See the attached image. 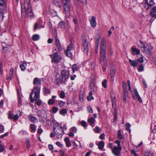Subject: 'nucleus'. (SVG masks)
<instances>
[{"mask_svg": "<svg viewBox=\"0 0 156 156\" xmlns=\"http://www.w3.org/2000/svg\"><path fill=\"white\" fill-rule=\"evenodd\" d=\"M55 102V100L53 99H50L48 101V104L49 105H52Z\"/></svg>", "mask_w": 156, "mask_h": 156, "instance_id": "45", "label": "nucleus"}, {"mask_svg": "<svg viewBox=\"0 0 156 156\" xmlns=\"http://www.w3.org/2000/svg\"><path fill=\"white\" fill-rule=\"evenodd\" d=\"M51 58V62L56 63L58 62L62 59L61 57L59 55L57 52H55L52 55H50Z\"/></svg>", "mask_w": 156, "mask_h": 156, "instance_id": "9", "label": "nucleus"}, {"mask_svg": "<svg viewBox=\"0 0 156 156\" xmlns=\"http://www.w3.org/2000/svg\"><path fill=\"white\" fill-rule=\"evenodd\" d=\"M73 45L72 44H70L67 47V50L69 51L72 50L73 48Z\"/></svg>", "mask_w": 156, "mask_h": 156, "instance_id": "54", "label": "nucleus"}, {"mask_svg": "<svg viewBox=\"0 0 156 156\" xmlns=\"http://www.w3.org/2000/svg\"><path fill=\"white\" fill-rule=\"evenodd\" d=\"M135 94L137 98L138 99L140 102H142V99L139 95L138 91L136 89L135 90Z\"/></svg>", "mask_w": 156, "mask_h": 156, "instance_id": "28", "label": "nucleus"}, {"mask_svg": "<svg viewBox=\"0 0 156 156\" xmlns=\"http://www.w3.org/2000/svg\"><path fill=\"white\" fill-rule=\"evenodd\" d=\"M62 3L64 9L63 12L65 14L66 19H69L70 16V8L71 3L70 0H62Z\"/></svg>", "mask_w": 156, "mask_h": 156, "instance_id": "3", "label": "nucleus"}, {"mask_svg": "<svg viewBox=\"0 0 156 156\" xmlns=\"http://www.w3.org/2000/svg\"><path fill=\"white\" fill-rule=\"evenodd\" d=\"M79 69V66H78L76 64H74L72 67L73 73H74L75 71H77Z\"/></svg>", "mask_w": 156, "mask_h": 156, "instance_id": "29", "label": "nucleus"}, {"mask_svg": "<svg viewBox=\"0 0 156 156\" xmlns=\"http://www.w3.org/2000/svg\"><path fill=\"white\" fill-rule=\"evenodd\" d=\"M71 131L73 133H76L77 131V129L76 127H73L71 129Z\"/></svg>", "mask_w": 156, "mask_h": 156, "instance_id": "60", "label": "nucleus"}, {"mask_svg": "<svg viewBox=\"0 0 156 156\" xmlns=\"http://www.w3.org/2000/svg\"><path fill=\"white\" fill-rule=\"evenodd\" d=\"M33 102L35 101V104L38 106H40L42 103V101L39 98H33Z\"/></svg>", "mask_w": 156, "mask_h": 156, "instance_id": "21", "label": "nucleus"}, {"mask_svg": "<svg viewBox=\"0 0 156 156\" xmlns=\"http://www.w3.org/2000/svg\"><path fill=\"white\" fill-rule=\"evenodd\" d=\"M126 129L129 132L130 131V129L129 128L130 127V125L129 123H127L126 124Z\"/></svg>", "mask_w": 156, "mask_h": 156, "instance_id": "49", "label": "nucleus"}, {"mask_svg": "<svg viewBox=\"0 0 156 156\" xmlns=\"http://www.w3.org/2000/svg\"><path fill=\"white\" fill-rule=\"evenodd\" d=\"M122 86L123 88V90H125L126 89V90H127L126 84L124 81L122 82Z\"/></svg>", "mask_w": 156, "mask_h": 156, "instance_id": "55", "label": "nucleus"}, {"mask_svg": "<svg viewBox=\"0 0 156 156\" xmlns=\"http://www.w3.org/2000/svg\"><path fill=\"white\" fill-rule=\"evenodd\" d=\"M21 15L22 19L25 18L27 14L30 19H33V15L32 12V8L30 3L24 2L21 6Z\"/></svg>", "mask_w": 156, "mask_h": 156, "instance_id": "2", "label": "nucleus"}, {"mask_svg": "<svg viewBox=\"0 0 156 156\" xmlns=\"http://www.w3.org/2000/svg\"><path fill=\"white\" fill-rule=\"evenodd\" d=\"M54 133L55 134L57 135L58 136V138H61L64 133L63 132V131L61 129L57 130V132H54Z\"/></svg>", "mask_w": 156, "mask_h": 156, "instance_id": "19", "label": "nucleus"}, {"mask_svg": "<svg viewBox=\"0 0 156 156\" xmlns=\"http://www.w3.org/2000/svg\"><path fill=\"white\" fill-rule=\"evenodd\" d=\"M62 80L64 83L69 77V71L63 70L61 72Z\"/></svg>", "mask_w": 156, "mask_h": 156, "instance_id": "8", "label": "nucleus"}, {"mask_svg": "<svg viewBox=\"0 0 156 156\" xmlns=\"http://www.w3.org/2000/svg\"><path fill=\"white\" fill-rule=\"evenodd\" d=\"M95 121V119L93 117H91L88 119V122L90 126L94 127V126Z\"/></svg>", "mask_w": 156, "mask_h": 156, "instance_id": "23", "label": "nucleus"}, {"mask_svg": "<svg viewBox=\"0 0 156 156\" xmlns=\"http://www.w3.org/2000/svg\"><path fill=\"white\" fill-rule=\"evenodd\" d=\"M143 50H142L143 52H144L149 55H151V50L153 49V47H152L150 44H145L144 45L143 47Z\"/></svg>", "mask_w": 156, "mask_h": 156, "instance_id": "7", "label": "nucleus"}, {"mask_svg": "<svg viewBox=\"0 0 156 156\" xmlns=\"http://www.w3.org/2000/svg\"><path fill=\"white\" fill-rule=\"evenodd\" d=\"M30 126L31 129L32 131H33L34 132H35L36 130V127L35 125L33 124H30Z\"/></svg>", "mask_w": 156, "mask_h": 156, "instance_id": "43", "label": "nucleus"}, {"mask_svg": "<svg viewBox=\"0 0 156 156\" xmlns=\"http://www.w3.org/2000/svg\"><path fill=\"white\" fill-rule=\"evenodd\" d=\"M100 48V62H103V64L102 68L104 71H105L107 67V63L105 56L106 52L105 41L104 38H101Z\"/></svg>", "mask_w": 156, "mask_h": 156, "instance_id": "1", "label": "nucleus"}, {"mask_svg": "<svg viewBox=\"0 0 156 156\" xmlns=\"http://www.w3.org/2000/svg\"><path fill=\"white\" fill-rule=\"evenodd\" d=\"M67 110L65 108H63L59 110L60 114L64 116H65V115L67 113Z\"/></svg>", "mask_w": 156, "mask_h": 156, "instance_id": "32", "label": "nucleus"}, {"mask_svg": "<svg viewBox=\"0 0 156 156\" xmlns=\"http://www.w3.org/2000/svg\"><path fill=\"white\" fill-rule=\"evenodd\" d=\"M131 50L133 52L132 54L133 55H137V57L138 59L137 61L141 63L143 62V56L142 54H140V50L138 49L135 46H133L131 47Z\"/></svg>", "mask_w": 156, "mask_h": 156, "instance_id": "6", "label": "nucleus"}, {"mask_svg": "<svg viewBox=\"0 0 156 156\" xmlns=\"http://www.w3.org/2000/svg\"><path fill=\"white\" fill-rule=\"evenodd\" d=\"M19 134L20 135H23L28 134L27 132L24 130H21L19 132Z\"/></svg>", "mask_w": 156, "mask_h": 156, "instance_id": "50", "label": "nucleus"}, {"mask_svg": "<svg viewBox=\"0 0 156 156\" xmlns=\"http://www.w3.org/2000/svg\"><path fill=\"white\" fill-rule=\"evenodd\" d=\"M82 44L83 51L85 54L87 55L88 52V45L87 38L84 37L83 39Z\"/></svg>", "mask_w": 156, "mask_h": 156, "instance_id": "10", "label": "nucleus"}, {"mask_svg": "<svg viewBox=\"0 0 156 156\" xmlns=\"http://www.w3.org/2000/svg\"><path fill=\"white\" fill-rule=\"evenodd\" d=\"M150 14L152 18H154V20L156 18V7H153L151 9Z\"/></svg>", "mask_w": 156, "mask_h": 156, "instance_id": "14", "label": "nucleus"}, {"mask_svg": "<svg viewBox=\"0 0 156 156\" xmlns=\"http://www.w3.org/2000/svg\"><path fill=\"white\" fill-rule=\"evenodd\" d=\"M61 129L63 131V132H64V130H66L67 129V126L66 125V124H64L63 126H62V124H61Z\"/></svg>", "mask_w": 156, "mask_h": 156, "instance_id": "52", "label": "nucleus"}, {"mask_svg": "<svg viewBox=\"0 0 156 156\" xmlns=\"http://www.w3.org/2000/svg\"><path fill=\"white\" fill-rule=\"evenodd\" d=\"M55 42L56 46V49L57 50L60 51L62 50V46L60 44V41L58 37H57V34L56 33L55 35Z\"/></svg>", "mask_w": 156, "mask_h": 156, "instance_id": "12", "label": "nucleus"}, {"mask_svg": "<svg viewBox=\"0 0 156 156\" xmlns=\"http://www.w3.org/2000/svg\"><path fill=\"white\" fill-rule=\"evenodd\" d=\"M43 91L44 93L46 94H49L51 92V91L50 89L45 87L43 88Z\"/></svg>", "mask_w": 156, "mask_h": 156, "instance_id": "34", "label": "nucleus"}, {"mask_svg": "<svg viewBox=\"0 0 156 156\" xmlns=\"http://www.w3.org/2000/svg\"><path fill=\"white\" fill-rule=\"evenodd\" d=\"M44 112V111L42 110H38L37 111V116L39 118V120Z\"/></svg>", "mask_w": 156, "mask_h": 156, "instance_id": "26", "label": "nucleus"}, {"mask_svg": "<svg viewBox=\"0 0 156 156\" xmlns=\"http://www.w3.org/2000/svg\"><path fill=\"white\" fill-rule=\"evenodd\" d=\"M144 43L143 42L141 41H139L137 43V45L138 46L141 48H143V45L144 44Z\"/></svg>", "mask_w": 156, "mask_h": 156, "instance_id": "37", "label": "nucleus"}, {"mask_svg": "<svg viewBox=\"0 0 156 156\" xmlns=\"http://www.w3.org/2000/svg\"><path fill=\"white\" fill-rule=\"evenodd\" d=\"M80 124L81 125L84 127H86L87 126V122L84 121H82Z\"/></svg>", "mask_w": 156, "mask_h": 156, "instance_id": "51", "label": "nucleus"}, {"mask_svg": "<svg viewBox=\"0 0 156 156\" xmlns=\"http://www.w3.org/2000/svg\"><path fill=\"white\" fill-rule=\"evenodd\" d=\"M50 12L51 14L53 16H55L57 15L56 11L53 9H51L50 11Z\"/></svg>", "mask_w": 156, "mask_h": 156, "instance_id": "40", "label": "nucleus"}, {"mask_svg": "<svg viewBox=\"0 0 156 156\" xmlns=\"http://www.w3.org/2000/svg\"><path fill=\"white\" fill-rule=\"evenodd\" d=\"M9 76L8 77H7V79H10L11 80L13 77V73L11 72H9Z\"/></svg>", "mask_w": 156, "mask_h": 156, "instance_id": "62", "label": "nucleus"}, {"mask_svg": "<svg viewBox=\"0 0 156 156\" xmlns=\"http://www.w3.org/2000/svg\"><path fill=\"white\" fill-rule=\"evenodd\" d=\"M41 79L38 78L36 77L34 78L33 82V84L37 86H41Z\"/></svg>", "mask_w": 156, "mask_h": 156, "instance_id": "15", "label": "nucleus"}, {"mask_svg": "<svg viewBox=\"0 0 156 156\" xmlns=\"http://www.w3.org/2000/svg\"><path fill=\"white\" fill-rule=\"evenodd\" d=\"M65 26V23L62 22L61 21L58 24V26L61 28H63Z\"/></svg>", "mask_w": 156, "mask_h": 156, "instance_id": "56", "label": "nucleus"}, {"mask_svg": "<svg viewBox=\"0 0 156 156\" xmlns=\"http://www.w3.org/2000/svg\"><path fill=\"white\" fill-rule=\"evenodd\" d=\"M43 129L41 128H39L38 129L37 132V133L40 135L43 133Z\"/></svg>", "mask_w": 156, "mask_h": 156, "instance_id": "64", "label": "nucleus"}, {"mask_svg": "<svg viewBox=\"0 0 156 156\" xmlns=\"http://www.w3.org/2000/svg\"><path fill=\"white\" fill-rule=\"evenodd\" d=\"M21 116V114L20 112V111H17L16 114L14 115L12 119L14 121L17 120L18 119L19 117Z\"/></svg>", "mask_w": 156, "mask_h": 156, "instance_id": "22", "label": "nucleus"}, {"mask_svg": "<svg viewBox=\"0 0 156 156\" xmlns=\"http://www.w3.org/2000/svg\"><path fill=\"white\" fill-rule=\"evenodd\" d=\"M117 113L115 112L114 115V120L113 123L115 125H116L117 124Z\"/></svg>", "mask_w": 156, "mask_h": 156, "instance_id": "38", "label": "nucleus"}, {"mask_svg": "<svg viewBox=\"0 0 156 156\" xmlns=\"http://www.w3.org/2000/svg\"><path fill=\"white\" fill-rule=\"evenodd\" d=\"M65 104V102H63L62 101H59L58 102V105L60 107H62Z\"/></svg>", "mask_w": 156, "mask_h": 156, "instance_id": "48", "label": "nucleus"}, {"mask_svg": "<svg viewBox=\"0 0 156 156\" xmlns=\"http://www.w3.org/2000/svg\"><path fill=\"white\" fill-rule=\"evenodd\" d=\"M14 115L11 113V111H9V112L8 117L9 119H12Z\"/></svg>", "mask_w": 156, "mask_h": 156, "instance_id": "63", "label": "nucleus"}, {"mask_svg": "<svg viewBox=\"0 0 156 156\" xmlns=\"http://www.w3.org/2000/svg\"><path fill=\"white\" fill-rule=\"evenodd\" d=\"M100 36L99 34H97L95 36L96 42H99Z\"/></svg>", "mask_w": 156, "mask_h": 156, "instance_id": "57", "label": "nucleus"}, {"mask_svg": "<svg viewBox=\"0 0 156 156\" xmlns=\"http://www.w3.org/2000/svg\"><path fill=\"white\" fill-rule=\"evenodd\" d=\"M107 147L111 149L112 154L115 156H119L121 154L122 147H116L112 143H109Z\"/></svg>", "mask_w": 156, "mask_h": 156, "instance_id": "5", "label": "nucleus"}, {"mask_svg": "<svg viewBox=\"0 0 156 156\" xmlns=\"http://www.w3.org/2000/svg\"><path fill=\"white\" fill-rule=\"evenodd\" d=\"M41 89V86H35L34 87L33 89L32 90L30 95V102L33 103V94H34V98H40V92Z\"/></svg>", "mask_w": 156, "mask_h": 156, "instance_id": "4", "label": "nucleus"}, {"mask_svg": "<svg viewBox=\"0 0 156 156\" xmlns=\"http://www.w3.org/2000/svg\"><path fill=\"white\" fill-rule=\"evenodd\" d=\"M123 100L124 101L126 102L127 98L128 97V94L127 93V90H123Z\"/></svg>", "mask_w": 156, "mask_h": 156, "instance_id": "27", "label": "nucleus"}, {"mask_svg": "<svg viewBox=\"0 0 156 156\" xmlns=\"http://www.w3.org/2000/svg\"><path fill=\"white\" fill-rule=\"evenodd\" d=\"M18 105L19 107H21L22 105V101L20 97L19 96V93L18 92Z\"/></svg>", "mask_w": 156, "mask_h": 156, "instance_id": "44", "label": "nucleus"}, {"mask_svg": "<svg viewBox=\"0 0 156 156\" xmlns=\"http://www.w3.org/2000/svg\"><path fill=\"white\" fill-rule=\"evenodd\" d=\"M40 36L38 34L34 35L32 37V39L34 41H37L40 39Z\"/></svg>", "mask_w": 156, "mask_h": 156, "instance_id": "31", "label": "nucleus"}, {"mask_svg": "<svg viewBox=\"0 0 156 156\" xmlns=\"http://www.w3.org/2000/svg\"><path fill=\"white\" fill-rule=\"evenodd\" d=\"M58 110V108L57 107H54L52 108V112L53 113H56Z\"/></svg>", "mask_w": 156, "mask_h": 156, "instance_id": "59", "label": "nucleus"}, {"mask_svg": "<svg viewBox=\"0 0 156 156\" xmlns=\"http://www.w3.org/2000/svg\"><path fill=\"white\" fill-rule=\"evenodd\" d=\"M98 147L100 150H102L104 146V143L103 141H100L98 144Z\"/></svg>", "mask_w": 156, "mask_h": 156, "instance_id": "30", "label": "nucleus"}, {"mask_svg": "<svg viewBox=\"0 0 156 156\" xmlns=\"http://www.w3.org/2000/svg\"><path fill=\"white\" fill-rule=\"evenodd\" d=\"M115 143L117 144V146H116V147H122L120 141L119 140H116L115 141Z\"/></svg>", "mask_w": 156, "mask_h": 156, "instance_id": "61", "label": "nucleus"}, {"mask_svg": "<svg viewBox=\"0 0 156 156\" xmlns=\"http://www.w3.org/2000/svg\"><path fill=\"white\" fill-rule=\"evenodd\" d=\"M27 62L24 61L23 63L20 64V67L22 71H24L26 69V66H27Z\"/></svg>", "mask_w": 156, "mask_h": 156, "instance_id": "25", "label": "nucleus"}, {"mask_svg": "<svg viewBox=\"0 0 156 156\" xmlns=\"http://www.w3.org/2000/svg\"><path fill=\"white\" fill-rule=\"evenodd\" d=\"M93 130L96 133H99L100 132L99 128L97 126H96L95 128L93 129Z\"/></svg>", "mask_w": 156, "mask_h": 156, "instance_id": "42", "label": "nucleus"}, {"mask_svg": "<svg viewBox=\"0 0 156 156\" xmlns=\"http://www.w3.org/2000/svg\"><path fill=\"white\" fill-rule=\"evenodd\" d=\"M28 119L31 122L35 123L36 122H37V118L34 117L32 114H30L28 116Z\"/></svg>", "mask_w": 156, "mask_h": 156, "instance_id": "17", "label": "nucleus"}, {"mask_svg": "<svg viewBox=\"0 0 156 156\" xmlns=\"http://www.w3.org/2000/svg\"><path fill=\"white\" fill-rule=\"evenodd\" d=\"M111 96L112 100V106L115 108L116 104V99L115 94L113 93H111Z\"/></svg>", "mask_w": 156, "mask_h": 156, "instance_id": "13", "label": "nucleus"}, {"mask_svg": "<svg viewBox=\"0 0 156 156\" xmlns=\"http://www.w3.org/2000/svg\"><path fill=\"white\" fill-rule=\"evenodd\" d=\"M138 71L139 72H143L144 70V66L143 65L141 64L139 66L137 69Z\"/></svg>", "mask_w": 156, "mask_h": 156, "instance_id": "36", "label": "nucleus"}, {"mask_svg": "<svg viewBox=\"0 0 156 156\" xmlns=\"http://www.w3.org/2000/svg\"><path fill=\"white\" fill-rule=\"evenodd\" d=\"M54 5L57 7H61V5L59 2L56 0L55 1L54 3Z\"/></svg>", "mask_w": 156, "mask_h": 156, "instance_id": "46", "label": "nucleus"}, {"mask_svg": "<svg viewBox=\"0 0 156 156\" xmlns=\"http://www.w3.org/2000/svg\"><path fill=\"white\" fill-rule=\"evenodd\" d=\"M154 4L153 0H145L144 8L147 9H149Z\"/></svg>", "mask_w": 156, "mask_h": 156, "instance_id": "11", "label": "nucleus"}, {"mask_svg": "<svg viewBox=\"0 0 156 156\" xmlns=\"http://www.w3.org/2000/svg\"><path fill=\"white\" fill-rule=\"evenodd\" d=\"M64 141L66 144V147H69L71 146L70 142L68 137H66L64 139Z\"/></svg>", "mask_w": 156, "mask_h": 156, "instance_id": "24", "label": "nucleus"}, {"mask_svg": "<svg viewBox=\"0 0 156 156\" xmlns=\"http://www.w3.org/2000/svg\"><path fill=\"white\" fill-rule=\"evenodd\" d=\"M65 94L64 91H62L60 94V97L62 98H65Z\"/></svg>", "mask_w": 156, "mask_h": 156, "instance_id": "58", "label": "nucleus"}, {"mask_svg": "<svg viewBox=\"0 0 156 156\" xmlns=\"http://www.w3.org/2000/svg\"><path fill=\"white\" fill-rule=\"evenodd\" d=\"M90 23L93 27H95L96 25V20H90Z\"/></svg>", "mask_w": 156, "mask_h": 156, "instance_id": "35", "label": "nucleus"}, {"mask_svg": "<svg viewBox=\"0 0 156 156\" xmlns=\"http://www.w3.org/2000/svg\"><path fill=\"white\" fill-rule=\"evenodd\" d=\"M145 156H153L152 152L151 151H149L146 152L145 154Z\"/></svg>", "mask_w": 156, "mask_h": 156, "instance_id": "53", "label": "nucleus"}, {"mask_svg": "<svg viewBox=\"0 0 156 156\" xmlns=\"http://www.w3.org/2000/svg\"><path fill=\"white\" fill-rule=\"evenodd\" d=\"M61 124L58 122L55 123L54 125L53 130L54 132L61 129Z\"/></svg>", "mask_w": 156, "mask_h": 156, "instance_id": "16", "label": "nucleus"}, {"mask_svg": "<svg viewBox=\"0 0 156 156\" xmlns=\"http://www.w3.org/2000/svg\"><path fill=\"white\" fill-rule=\"evenodd\" d=\"M56 79H55V83L56 84L59 85L62 81V79L60 78V76L58 74H57L55 76Z\"/></svg>", "mask_w": 156, "mask_h": 156, "instance_id": "18", "label": "nucleus"}, {"mask_svg": "<svg viewBox=\"0 0 156 156\" xmlns=\"http://www.w3.org/2000/svg\"><path fill=\"white\" fill-rule=\"evenodd\" d=\"M129 62L131 66L133 67H136L138 65V62L135 60H132L129 59Z\"/></svg>", "mask_w": 156, "mask_h": 156, "instance_id": "20", "label": "nucleus"}, {"mask_svg": "<svg viewBox=\"0 0 156 156\" xmlns=\"http://www.w3.org/2000/svg\"><path fill=\"white\" fill-rule=\"evenodd\" d=\"M64 53L65 55L69 57H70L72 56V54L71 51H69L68 50H66L65 51Z\"/></svg>", "mask_w": 156, "mask_h": 156, "instance_id": "39", "label": "nucleus"}, {"mask_svg": "<svg viewBox=\"0 0 156 156\" xmlns=\"http://www.w3.org/2000/svg\"><path fill=\"white\" fill-rule=\"evenodd\" d=\"M121 131L120 130H119L118 131V138L119 139H123L124 136L121 134Z\"/></svg>", "mask_w": 156, "mask_h": 156, "instance_id": "33", "label": "nucleus"}, {"mask_svg": "<svg viewBox=\"0 0 156 156\" xmlns=\"http://www.w3.org/2000/svg\"><path fill=\"white\" fill-rule=\"evenodd\" d=\"M116 71V69L115 68H112L111 69L110 74L111 76H114L115 72Z\"/></svg>", "mask_w": 156, "mask_h": 156, "instance_id": "41", "label": "nucleus"}, {"mask_svg": "<svg viewBox=\"0 0 156 156\" xmlns=\"http://www.w3.org/2000/svg\"><path fill=\"white\" fill-rule=\"evenodd\" d=\"M107 80L105 79L102 83V86L104 88H106L107 87Z\"/></svg>", "mask_w": 156, "mask_h": 156, "instance_id": "47", "label": "nucleus"}]
</instances>
